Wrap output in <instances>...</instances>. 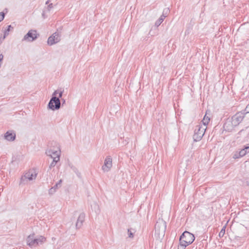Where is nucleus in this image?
<instances>
[{
  "instance_id": "obj_8",
  "label": "nucleus",
  "mask_w": 249,
  "mask_h": 249,
  "mask_svg": "<svg viewBox=\"0 0 249 249\" xmlns=\"http://www.w3.org/2000/svg\"><path fill=\"white\" fill-rule=\"evenodd\" d=\"M39 35L37 34L36 31L34 30H30L24 36L22 39V41L32 42L35 40L38 37Z\"/></svg>"
},
{
  "instance_id": "obj_5",
  "label": "nucleus",
  "mask_w": 249,
  "mask_h": 249,
  "mask_svg": "<svg viewBox=\"0 0 249 249\" xmlns=\"http://www.w3.org/2000/svg\"><path fill=\"white\" fill-rule=\"evenodd\" d=\"M166 229V223L163 219H159L155 225V233L163 236Z\"/></svg>"
},
{
  "instance_id": "obj_28",
  "label": "nucleus",
  "mask_w": 249,
  "mask_h": 249,
  "mask_svg": "<svg viewBox=\"0 0 249 249\" xmlns=\"http://www.w3.org/2000/svg\"><path fill=\"white\" fill-rule=\"evenodd\" d=\"M63 91H61L59 92V97L58 98H59V99L60 98H61L62 96V95H63Z\"/></svg>"
},
{
  "instance_id": "obj_22",
  "label": "nucleus",
  "mask_w": 249,
  "mask_h": 249,
  "mask_svg": "<svg viewBox=\"0 0 249 249\" xmlns=\"http://www.w3.org/2000/svg\"><path fill=\"white\" fill-rule=\"evenodd\" d=\"M56 191V190H55V189H54L53 187H52L51 189H49V194L50 195H53L55 192Z\"/></svg>"
},
{
  "instance_id": "obj_21",
  "label": "nucleus",
  "mask_w": 249,
  "mask_h": 249,
  "mask_svg": "<svg viewBox=\"0 0 249 249\" xmlns=\"http://www.w3.org/2000/svg\"><path fill=\"white\" fill-rule=\"evenodd\" d=\"M169 12V8H166L164 9L163 11V13L162 15L166 16V17L168 15V13Z\"/></svg>"
},
{
  "instance_id": "obj_16",
  "label": "nucleus",
  "mask_w": 249,
  "mask_h": 249,
  "mask_svg": "<svg viewBox=\"0 0 249 249\" xmlns=\"http://www.w3.org/2000/svg\"><path fill=\"white\" fill-rule=\"evenodd\" d=\"M210 121V118L209 117L207 116V113H206L203 119V120H202L203 124H202V125H205V126H206V125L208 124Z\"/></svg>"
},
{
  "instance_id": "obj_15",
  "label": "nucleus",
  "mask_w": 249,
  "mask_h": 249,
  "mask_svg": "<svg viewBox=\"0 0 249 249\" xmlns=\"http://www.w3.org/2000/svg\"><path fill=\"white\" fill-rule=\"evenodd\" d=\"M166 17V16L161 15L160 17L159 18L158 20H157L155 22V26L157 27H159L160 24L163 22L164 19Z\"/></svg>"
},
{
  "instance_id": "obj_12",
  "label": "nucleus",
  "mask_w": 249,
  "mask_h": 249,
  "mask_svg": "<svg viewBox=\"0 0 249 249\" xmlns=\"http://www.w3.org/2000/svg\"><path fill=\"white\" fill-rule=\"evenodd\" d=\"M85 214L84 213H82L79 214L75 225L77 229H79L82 227L83 223L85 220Z\"/></svg>"
},
{
  "instance_id": "obj_19",
  "label": "nucleus",
  "mask_w": 249,
  "mask_h": 249,
  "mask_svg": "<svg viewBox=\"0 0 249 249\" xmlns=\"http://www.w3.org/2000/svg\"><path fill=\"white\" fill-rule=\"evenodd\" d=\"M62 179H60L57 182L53 187L55 190H57L59 187H61V184L62 183Z\"/></svg>"
},
{
  "instance_id": "obj_25",
  "label": "nucleus",
  "mask_w": 249,
  "mask_h": 249,
  "mask_svg": "<svg viewBox=\"0 0 249 249\" xmlns=\"http://www.w3.org/2000/svg\"><path fill=\"white\" fill-rule=\"evenodd\" d=\"M128 233V237L129 238H133V234L132 232V231H130V229H128L127 230Z\"/></svg>"
},
{
  "instance_id": "obj_30",
  "label": "nucleus",
  "mask_w": 249,
  "mask_h": 249,
  "mask_svg": "<svg viewBox=\"0 0 249 249\" xmlns=\"http://www.w3.org/2000/svg\"><path fill=\"white\" fill-rule=\"evenodd\" d=\"M49 2H50V0H47L46 2V4H48L49 3Z\"/></svg>"
},
{
  "instance_id": "obj_1",
  "label": "nucleus",
  "mask_w": 249,
  "mask_h": 249,
  "mask_svg": "<svg viewBox=\"0 0 249 249\" xmlns=\"http://www.w3.org/2000/svg\"><path fill=\"white\" fill-rule=\"evenodd\" d=\"M195 237L192 233L189 231H185L181 235L179 238L180 246L185 248L191 244L195 240Z\"/></svg>"
},
{
  "instance_id": "obj_6",
  "label": "nucleus",
  "mask_w": 249,
  "mask_h": 249,
  "mask_svg": "<svg viewBox=\"0 0 249 249\" xmlns=\"http://www.w3.org/2000/svg\"><path fill=\"white\" fill-rule=\"evenodd\" d=\"M207 126L202 125H197L196 126L194 131L193 139L194 141L197 142L201 140L204 135Z\"/></svg>"
},
{
  "instance_id": "obj_13",
  "label": "nucleus",
  "mask_w": 249,
  "mask_h": 249,
  "mask_svg": "<svg viewBox=\"0 0 249 249\" xmlns=\"http://www.w3.org/2000/svg\"><path fill=\"white\" fill-rule=\"evenodd\" d=\"M4 137L8 141H14L16 139V134L12 131H8L5 133Z\"/></svg>"
},
{
  "instance_id": "obj_29",
  "label": "nucleus",
  "mask_w": 249,
  "mask_h": 249,
  "mask_svg": "<svg viewBox=\"0 0 249 249\" xmlns=\"http://www.w3.org/2000/svg\"><path fill=\"white\" fill-rule=\"evenodd\" d=\"M42 16L44 18H46L45 11L43 12V13L42 14Z\"/></svg>"
},
{
  "instance_id": "obj_27",
  "label": "nucleus",
  "mask_w": 249,
  "mask_h": 249,
  "mask_svg": "<svg viewBox=\"0 0 249 249\" xmlns=\"http://www.w3.org/2000/svg\"><path fill=\"white\" fill-rule=\"evenodd\" d=\"M245 111H246L245 113H249V104L248 105H247V106L246 107V108L245 109Z\"/></svg>"
},
{
  "instance_id": "obj_4",
  "label": "nucleus",
  "mask_w": 249,
  "mask_h": 249,
  "mask_svg": "<svg viewBox=\"0 0 249 249\" xmlns=\"http://www.w3.org/2000/svg\"><path fill=\"white\" fill-rule=\"evenodd\" d=\"M45 240V238L40 236L38 238H34V234L29 235L27 238V243L30 247H36L39 244H41Z\"/></svg>"
},
{
  "instance_id": "obj_23",
  "label": "nucleus",
  "mask_w": 249,
  "mask_h": 249,
  "mask_svg": "<svg viewBox=\"0 0 249 249\" xmlns=\"http://www.w3.org/2000/svg\"><path fill=\"white\" fill-rule=\"evenodd\" d=\"M53 8V3L49 4L47 7V11L49 12L51 11V10Z\"/></svg>"
},
{
  "instance_id": "obj_11",
  "label": "nucleus",
  "mask_w": 249,
  "mask_h": 249,
  "mask_svg": "<svg viewBox=\"0 0 249 249\" xmlns=\"http://www.w3.org/2000/svg\"><path fill=\"white\" fill-rule=\"evenodd\" d=\"M112 166V160L110 156H107L105 160L104 164L102 168L104 172H108Z\"/></svg>"
},
{
  "instance_id": "obj_9",
  "label": "nucleus",
  "mask_w": 249,
  "mask_h": 249,
  "mask_svg": "<svg viewBox=\"0 0 249 249\" xmlns=\"http://www.w3.org/2000/svg\"><path fill=\"white\" fill-rule=\"evenodd\" d=\"M61 34L56 32L48 39V45L51 46L59 42L61 40Z\"/></svg>"
},
{
  "instance_id": "obj_10",
  "label": "nucleus",
  "mask_w": 249,
  "mask_h": 249,
  "mask_svg": "<svg viewBox=\"0 0 249 249\" xmlns=\"http://www.w3.org/2000/svg\"><path fill=\"white\" fill-rule=\"evenodd\" d=\"M245 113L238 112L234 115L231 118V124L234 126L238 125L244 118Z\"/></svg>"
},
{
  "instance_id": "obj_26",
  "label": "nucleus",
  "mask_w": 249,
  "mask_h": 249,
  "mask_svg": "<svg viewBox=\"0 0 249 249\" xmlns=\"http://www.w3.org/2000/svg\"><path fill=\"white\" fill-rule=\"evenodd\" d=\"M243 149L245 151H246L247 154L249 153V144H248L247 146H245Z\"/></svg>"
},
{
  "instance_id": "obj_2",
  "label": "nucleus",
  "mask_w": 249,
  "mask_h": 249,
  "mask_svg": "<svg viewBox=\"0 0 249 249\" xmlns=\"http://www.w3.org/2000/svg\"><path fill=\"white\" fill-rule=\"evenodd\" d=\"M58 93L57 90H55L52 95V97L50 99L48 105V108L52 110H58L60 108L61 102L59 98L56 97V94Z\"/></svg>"
},
{
  "instance_id": "obj_14",
  "label": "nucleus",
  "mask_w": 249,
  "mask_h": 249,
  "mask_svg": "<svg viewBox=\"0 0 249 249\" xmlns=\"http://www.w3.org/2000/svg\"><path fill=\"white\" fill-rule=\"evenodd\" d=\"M67 164L68 166L72 170V171L76 174L77 177L80 178L81 176V173L78 171V169L69 160L68 161Z\"/></svg>"
},
{
  "instance_id": "obj_31",
  "label": "nucleus",
  "mask_w": 249,
  "mask_h": 249,
  "mask_svg": "<svg viewBox=\"0 0 249 249\" xmlns=\"http://www.w3.org/2000/svg\"><path fill=\"white\" fill-rule=\"evenodd\" d=\"M65 100H63V103H62V105H63L64 104H65Z\"/></svg>"
},
{
  "instance_id": "obj_20",
  "label": "nucleus",
  "mask_w": 249,
  "mask_h": 249,
  "mask_svg": "<svg viewBox=\"0 0 249 249\" xmlns=\"http://www.w3.org/2000/svg\"><path fill=\"white\" fill-rule=\"evenodd\" d=\"M246 154H247V153H246V151H245L244 150V149L240 150L239 152V155L240 157H242Z\"/></svg>"
},
{
  "instance_id": "obj_18",
  "label": "nucleus",
  "mask_w": 249,
  "mask_h": 249,
  "mask_svg": "<svg viewBox=\"0 0 249 249\" xmlns=\"http://www.w3.org/2000/svg\"><path fill=\"white\" fill-rule=\"evenodd\" d=\"M225 229H226V226H224L221 230L219 232V236L220 237H222L225 234Z\"/></svg>"
},
{
  "instance_id": "obj_3",
  "label": "nucleus",
  "mask_w": 249,
  "mask_h": 249,
  "mask_svg": "<svg viewBox=\"0 0 249 249\" xmlns=\"http://www.w3.org/2000/svg\"><path fill=\"white\" fill-rule=\"evenodd\" d=\"M46 153L47 156L53 159V161L49 166V168L51 169L52 167H54L57 162L60 160V150L59 148L58 151L49 149L46 151Z\"/></svg>"
},
{
  "instance_id": "obj_24",
  "label": "nucleus",
  "mask_w": 249,
  "mask_h": 249,
  "mask_svg": "<svg viewBox=\"0 0 249 249\" xmlns=\"http://www.w3.org/2000/svg\"><path fill=\"white\" fill-rule=\"evenodd\" d=\"M5 16V14L3 12L0 13V22L3 20Z\"/></svg>"
},
{
  "instance_id": "obj_7",
  "label": "nucleus",
  "mask_w": 249,
  "mask_h": 249,
  "mask_svg": "<svg viewBox=\"0 0 249 249\" xmlns=\"http://www.w3.org/2000/svg\"><path fill=\"white\" fill-rule=\"evenodd\" d=\"M37 174L33 170H30L26 172L20 178V184H25L27 180H32L36 179Z\"/></svg>"
},
{
  "instance_id": "obj_17",
  "label": "nucleus",
  "mask_w": 249,
  "mask_h": 249,
  "mask_svg": "<svg viewBox=\"0 0 249 249\" xmlns=\"http://www.w3.org/2000/svg\"><path fill=\"white\" fill-rule=\"evenodd\" d=\"M11 28H13L11 25H8L7 26V29H6L4 32V36H3L2 39L4 40L6 36L9 35V32L11 30Z\"/></svg>"
}]
</instances>
